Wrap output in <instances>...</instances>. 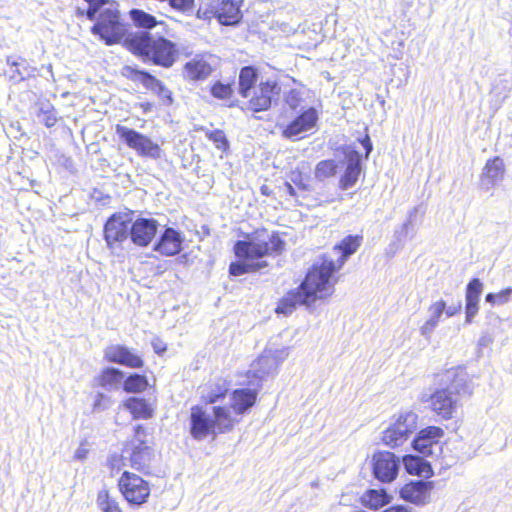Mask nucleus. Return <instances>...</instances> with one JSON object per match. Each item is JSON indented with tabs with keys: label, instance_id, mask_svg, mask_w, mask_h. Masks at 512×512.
Wrapping results in <instances>:
<instances>
[{
	"label": "nucleus",
	"instance_id": "16",
	"mask_svg": "<svg viewBox=\"0 0 512 512\" xmlns=\"http://www.w3.org/2000/svg\"><path fill=\"white\" fill-rule=\"evenodd\" d=\"M158 226L156 219L139 217L133 222L130 221L129 238L137 247H147L154 240Z\"/></svg>",
	"mask_w": 512,
	"mask_h": 512
},
{
	"label": "nucleus",
	"instance_id": "1",
	"mask_svg": "<svg viewBox=\"0 0 512 512\" xmlns=\"http://www.w3.org/2000/svg\"><path fill=\"white\" fill-rule=\"evenodd\" d=\"M270 368L271 357L258 356L251 368L243 373L250 384L256 381L257 387H241L232 390L229 395V404L212 406L211 416L201 405L192 406L190 412L191 436L196 440H202L209 435L216 436L234 430L243 416L257 404L261 382L270 373Z\"/></svg>",
	"mask_w": 512,
	"mask_h": 512
},
{
	"label": "nucleus",
	"instance_id": "38",
	"mask_svg": "<svg viewBox=\"0 0 512 512\" xmlns=\"http://www.w3.org/2000/svg\"><path fill=\"white\" fill-rule=\"evenodd\" d=\"M206 137L213 142L215 148L227 154L230 148L229 140L221 129L206 130Z\"/></svg>",
	"mask_w": 512,
	"mask_h": 512
},
{
	"label": "nucleus",
	"instance_id": "31",
	"mask_svg": "<svg viewBox=\"0 0 512 512\" xmlns=\"http://www.w3.org/2000/svg\"><path fill=\"white\" fill-rule=\"evenodd\" d=\"M391 496L384 489H369L366 490L360 497V503L370 509L379 510L385 505L389 504Z\"/></svg>",
	"mask_w": 512,
	"mask_h": 512
},
{
	"label": "nucleus",
	"instance_id": "21",
	"mask_svg": "<svg viewBox=\"0 0 512 512\" xmlns=\"http://www.w3.org/2000/svg\"><path fill=\"white\" fill-rule=\"evenodd\" d=\"M213 72L212 65L206 59L205 54H197L188 60L182 67L184 79L189 81H202L207 79Z\"/></svg>",
	"mask_w": 512,
	"mask_h": 512
},
{
	"label": "nucleus",
	"instance_id": "14",
	"mask_svg": "<svg viewBox=\"0 0 512 512\" xmlns=\"http://www.w3.org/2000/svg\"><path fill=\"white\" fill-rule=\"evenodd\" d=\"M126 76L134 81L141 83L146 89L153 91L165 106L173 104V95L169 88L154 75L145 70H139L133 67L126 68Z\"/></svg>",
	"mask_w": 512,
	"mask_h": 512
},
{
	"label": "nucleus",
	"instance_id": "7",
	"mask_svg": "<svg viewBox=\"0 0 512 512\" xmlns=\"http://www.w3.org/2000/svg\"><path fill=\"white\" fill-rule=\"evenodd\" d=\"M362 241V235H347L333 246V250L340 254L337 259H333L329 254H323L319 261L315 262L311 267L315 269L332 289H335V284L339 279L338 272L342 269L347 259L360 248Z\"/></svg>",
	"mask_w": 512,
	"mask_h": 512
},
{
	"label": "nucleus",
	"instance_id": "43",
	"mask_svg": "<svg viewBox=\"0 0 512 512\" xmlns=\"http://www.w3.org/2000/svg\"><path fill=\"white\" fill-rule=\"evenodd\" d=\"M169 5L180 12H188L193 9L195 0H167Z\"/></svg>",
	"mask_w": 512,
	"mask_h": 512
},
{
	"label": "nucleus",
	"instance_id": "15",
	"mask_svg": "<svg viewBox=\"0 0 512 512\" xmlns=\"http://www.w3.org/2000/svg\"><path fill=\"white\" fill-rule=\"evenodd\" d=\"M130 220L123 213L112 214L104 224L103 236L109 249H115L129 238Z\"/></svg>",
	"mask_w": 512,
	"mask_h": 512
},
{
	"label": "nucleus",
	"instance_id": "20",
	"mask_svg": "<svg viewBox=\"0 0 512 512\" xmlns=\"http://www.w3.org/2000/svg\"><path fill=\"white\" fill-rule=\"evenodd\" d=\"M433 487L434 483L432 481H411L400 489V497L410 503L424 505L428 502Z\"/></svg>",
	"mask_w": 512,
	"mask_h": 512
},
{
	"label": "nucleus",
	"instance_id": "26",
	"mask_svg": "<svg viewBox=\"0 0 512 512\" xmlns=\"http://www.w3.org/2000/svg\"><path fill=\"white\" fill-rule=\"evenodd\" d=\"M347 167L339 179V186L342 190H346L354 186L361 173V156L355 150L348 153Z\"/></svg>",
	"mask_w": 512,
	"mask_h": 512
},
{
	"label": "nucleus",
	"instance_id": "52",
	"mask_svg": "<svg viewBox=\"0 0 512 512\" xmlns=\"http://www.w3.org/2000/svg\"><path fill=\"white\" fill-rule=\"evenodd\" d=\"M260 192L263 196H271L273 194L272 189L268 185H262L260 187Z\"/></svg>",
	"mask_w": 512,
	"mask_h": 512
},
{
	"label": "nucleus",
	"instance_id": "12",
	"mask_svg": "<svg viewBox=\"0 0 512 512\" xmlns=\"http://www.w3.org/2000/svg\"><path fill=\"white\" fill-rule=\"evenodd\" d=\"M115 131L120 139L142 158L157 160L162 156V148L150 137L132 128L117 124Z\"/></svg>",
	"mask_w": 512,
	"mask_h": 512
},
{
	"label": "nucleus",
	"instance_id": "9",
	"mask_svg": "<svg viewBox=\"0 0 512 512\" xmlns=\"http://www.w3.org/2000/svg\"><path fill=\"white\" fill-rule=\"evenodd\" d=\"M124 450L128 453L129 466L132 469L142 474H150L155 454L146 426L137 424L133 427V437L126 442Z\"/></svg>",
	"mask_w": 512,
	"mask_h": 512
},
{
	"label": "nucleus",
	"instance_id": "51",
	"mask_svg": "<svg viewBox=\"0 0 512 512\" xmlns=\"http://www.w3.org/2000/svg\"><path fill=\"white\" fill-rule=\"evenodd\" d=\"M139 107L143 113H148L152 110L153 104L151 102L146 101V102L140 103Z\"/></svg>",
	"mask_w": 512,
	"mask_h": 512
},
{
	"label": "nucleus",
	"instance_id": "29",
	"mask_svg": "<svg viewBox=\"0 0 512 512\" xmlns=\"http://www.w3.org/2000/svg\"><path fill=\"white\" fill-rule=\"evenodd\" d=\"M124 379V373L115 367H105L94 378V386L106 390L116 389Z\"/></svg>",
	"mask_w": 512,
	"mask_h": 512
},
{
	"label": "nucleus",
	"instance_id": "19",
	"mask_svg": "<svg viewBox=\"0 0 512 512\" xmlns=\"http://www.w3.org/2000/svg\"><path fill=\"white\" fill-rule=\"evenodd\" d=\"M182 244L181 233L172 227H167L154 244L153 250L161 256L172 257L182 251Z\"/></svg>",
	"mask_w": 512,
	"mask_h": 512
},
{
	"label": "nucleus",
	"instance_id": "39",
	"mask_svg": "<svg viewBox=\"0 0 512 512\" xmlns=\"http://www.w3.org/2000/svg\"><path fill=\"white\" fill-rule=\"evenodd\" d=\"M408 440L407 437L398 429L390 426L383 431L382 441L387 446L391 448H395L397 446L402 445L404 442Z\"/></svg>",
	"mask_w": 512,
	"mask_h": 512
},
{
	"label": "nucleus",
	"instance_id": "32",
	"mask_svg": "<svg viewBox=\"0 0 512 512\" xmlns=\"http://www.w3.org/2000/svg\"><path fill=\"white\" fill-rule=\"evenodd\" d=\"M505 173V164L501 157L495 156L486 161L482 179L487 181L489 184L494 185L498 180H501Z\"/></svg>",
	"mask_w": 512,
	"mask_h": 512
},
{
	"label": "nucleus",
	"instance_id": "36",
	"mask_svg": "<svg viewBox=\"0 0 512 512\" xmlns=\"http://www.w3.org/2000/svg\"><path fill=\"white\" fill-rule=\"evenodd\" d=\"M129 16L134 25L140 28L152 29L158 24V21L153 15L140 9H131Z\"/></svg>",
	"mask_w": 512,
	"mask_h": 512
},
{
	"label": "nucleus",
	"instance_id": "45",
	"mask_svg": "<svg viewBox=\"0 0 512 512\" xmlns=\"http://www.w3.org/2000/svg\"><path fill=\"white\" fill-rule=\"evenodd\" d=\"M39 115L42 116V122L48 128L53 127L57 123V116L54 109L40 110Z\"/></svg>",
	"mask_w": 512,
	"mask_h": 512
},
{
	"label": "nucleus",
	"instance_id": "34",
	"mask_svg": "<svg viewBox=\"0 0 512 512\" xmlns=\"http://www.w3.org/2000/svg\"><path fill=\"white\" fill-rule=\"evenodd\" d=\"M96 504L101 512H125L120 502L108 489H101L96 496Z\"/></svg>",
	"mask_w": 512,
	"mask_h": 512
},
{
	"label": "nucleus",
	"instance_id": "10",
	"mask_svg": "<svg viewBox=\"0 0 512 512\" xmlns=\"http://www.w3.org/2000/svg\"><path fill=\"white\" fill-rule=\"evenodd\" d=\"M241 6L240 0H200L197 17L217 19L222 25H236L242 19Z\"/></svg>",
	"mask_w": 512,
	"mask_h": 512
},
{
	"label": "nucleus",
	"instance_id": "4",
	"mask_svg": "<svg viewBox=\"0 0 512 512\" xmlns=\"http://www.w3.org/2000/svg\"><path fill=\"white\" fill-rule=\"evenodd\" d=\"M125 47L143 61L166 69L171 68L180 57L177 43L161 35L154 37L147 31L128 36Z\"/></svg>",
	"mask_w": 512,
	"mask_h": 512
},
{
	"label": "nucleus",
	"instance_id": "11",
	"mask_svg": "<svg viewBox=\"0 0 512 512\" xmlns=\"http://www.w3.org/2000/svg\"><path fill=\"white\" fill-rule=\"evenodd\" d=\"M117 487L123 499L132 507L146 504L151 496L150 483L131 471L122 472Z\"/></svg>",
	"mask_w": 512,
	"mask_h": 512
},
{
	"label": "nucleus",
	"instance_id": "33",
	"mask_svg": "<svg viewBox=\"0 0 512 512\" xmlns=\"http://www.w3.org/2000/svg\"><path fill=\"white\" fill-rule=\"evenodd\" d=\"M148 388L149 380L144 374L132 373L123 380L122 389L127 394H141Z\"/></svg>",
	"mask_w": 512,
	"mask_h": 512
},
{
	"label": "nucleus",
	"instance_id": "50",
	"mask_svg": "<svg viewBox=\"0 0 512 512\" xmlns=\"http://www.w3.org/2000/svg\"><path fill=\"white\" fill-rule=\"evenodd\" d=\"M382 512H411V510L403 505H393Z\"/></svg>",
	"mask_w": 512,
	"mask_h": 512
},
{
	"label": "nucleus",
	"instance_id": "46",
	"mask_svg": "<svg viewBox=\"0 0 512 512\" xmlns=\"http://www.w3.org/2000/svg\"><path fill=\"white\" fill-rule=\"evenodd\" d=\"M109 403V398L104 393H97L92 404V409L94 411L104 410L107 408Z\"/></svg>",
	"mask_w": 512,
	"mask_h": 512
},
{
	"label": "nucleus",
	"instance_id": "3",
	"mask_svg": "<svg viewBox=\"0 0 512 512\" xmlns=\"http://www.w3.org/2000/svg\"><path fill=\"white\" fill-rule=\"evenodd\" d=\"M238 93L247 99L242 111L262 113L276 104L281 95V85L275 77L260 78L255 65H245L239 70Z\"/></svg>",
	"mask_w": 512,
	"mask_h": 512
},
{
	"label": "nucleus",
	"instance_id": "44",
	"mask_svg": "<svg viewBox=\"0 0 512 512\" xmlns=\"http://www.w3.org/2000/svg\"><path fill=\"white\" fill-rule=\"evenodd\" d=\"M285 102L293 109L297 108L302 102V96L298 89H291L285 97Z\"/></svg>",
	"mask_w": 512,
	"mask_h": 512
},
{
	"label": "nucleus",
	"instance_id": "41",
	"mask_svg": "<svg viewBox=\"0 0 512 512\" xmlns=\"http://www.w3.org/2000/svg\"><path fill=\"white\" fill-rule=\"evenodd\" d=\"M106 465L111 474L119 473L125 466V458L121 454L114 453L108 457Z\"/></svg>",
	"mask_w": 512,
	"mask_h": 512
},
{
	"label": "nucleus",
	"instance_id": "42",
	"mask_svg": "<svg viewBox=\"0 0 512 512\" xmlns=\"http://www.w3.org/2000/svg\"><path fill=\"white\" fill-rule=\"evenodd\" d=\"M89 7L86 11L88 19L93 20L98 10L102 9L103 6H108L113 0H85Z\"/></svg>",
	"mask_w": 512,
	"mask_h": 512
},
{
	"label": "nucleus",
	"instance_id": "37",
	"mask_svg": "<svg viewBox=\"0 0 512 512\" xmlns=\"http://www.w3.org/2000/svg\"><path fill=\"white\" fill-rule=\"evenodd\" d=\"M338 165L335 160L326 159L317 163L314 175L318 181H324L336 175Z\"/></svg>",
	"mask_w": 512,
	"mask_h": 512
},
{
	"label": "nucleus",
	"instance_id": "2",
	"mask_svg": "<svg viewBox=\"0 0 512 512\" xmlns=\"http://www.w3.org/2000/svg\"><path fill=\"white\" fill-rule=\"evenodd\" d=\"M284 246L285 242L278 232H269L266 228L255 229L246 240L235 242L233 252L238 261L230 263L229 274L241 276L265 268L267 262L261 259L282 253Z\"/></svg>",
	"mask_w": 512,
	"mask_h": 512
},
{
	"label": "nucleus",
	"instance_id": "47",
	"mask_svg": "<svg viewBox=\"0 0 512 512\" xmlns=\"http://www.w3.org/2000/svg\"><path fill=\"white\" fill-rule=\"evenodd\" d=\"M446 303L443 300H439L432 305H430L429 310L432 312V319L439 321L441 315L445 311Z\"/></svg>",
	"mask_w": 512,
	"mask_h": 512
},
{
	"label": "nucleus",
	"instance_id": "5",
	"mask_svg": "<svg viewBox=\"0 0 512 512\" xmlns=\"http://www.w3.org/2000/svg\"><path fill=\"white\" fill-rule=\"evenodd\" d=\"M334 291L335 289H332L315 269L310 267L301 284L296 289L289 290L279 299L275 313L289 315L298 306H311L318 300L328 299Z\"/></svg>",
	"mask_w": 512,
	"mask_h": 512
},
{
	"label": "nucleus",
	"instance_id": "35",
	"mask_svg": "<svg viewBox=\"0 0 512 512\" xmlns=\"http://www.w3.org/2000/svg\"><path fill=\"white\" fill-rule=\"evenodd\" d=\"M417 416L413 413H406L400 415L397 420L391 425L395 429H399L405 437L409 438L416 430Z\"/></svg>",
	"mask_w": 512,
	"mask_h": 512
},
{
	"label": "nucleus",
	"instance_id": "18",
	"mask_svg": "<svg viewBox=\"0 0 512 512\" xmlns=\"http://www.w3.org/2000/svg\"><path fill=\"white\" fill-rule=\"evenodd\" d=\"M373 473L381 482H392L398 474V462L395 455L388 451L376 452L373 456Z\"/></svg>",
	"mask_w": 512,
	"mask_h": 512
},
{
	"label": "nucleus",
	"instance_id": "6",
	"mask_svg": "<svg viewBox=\"0 0 512 512\" xmlns=\"http://www.w3.org/2000/svg\"><path fill=\"white\" fill-rule=\"evenodd\" d=\"M450 386L436 389L428 398L429 409L441 420L454 417L458 406V396L468 391L466 373L457 368L447 370Z\"/></svg>",
	"mask_w": 512,
	"mask_h": 512
},
{
	"label": "nucleus",
	"instance_id": "25",
	"mask_svg": "<svg viewBox=\"0 0 512 512\" xmlns=\"http://www.w3.org/2000/svg\"><path fill=\"white\" fill-rule=\"evenodd\" d=\"M483 290V283L479 278H472L465 291L466 322L470 323L479 310V297Z\"/></svg>",
	"mask_w": 512,
	"mask_h": 512
},
{
	"label": "nucleus",
	"instance_id": "8",
	"mask_svg": "<svg viewBox=\"0 0 512 512\" xmlns=\"http://www.w3.org/2000/svg\"><path fill=\"white\" fill-rule=\"evenodd\" d=\"M95 23L91 33L106 45L111 46L127 39L128 25L125 23L119 5L112 1L108 6L98 10L95 14Z\"/></svg>",
	"mask_w": 512,
	"mask_h": 512
},
{
	"label": "nucleus",
	"instance_id": "53",
	"mask_svg": "<svg viewBox=\"0 0 512 512\" xmlns=\"http://www.w3.org/2000/svg\"><path fill=\"white\" fill-rule=\"evenodd\" d=\"M454 314H455V311H447V312H446V315H447L448 317L453 316Z\"/></svg>",
	"mask_w": 512,
	"mask_h": 512
},
{
	"label": "nucleus",
	"instance_id": "28",
	"mask_svg": "<svg viewBox=\"0 0 512 512\" xmlns=\"http://www.w3.org/2000/svg\"><path fill=\"white\" fill-rule=\"evenodd\" d=\"M209 92L212 97L226 102L228 108H234L239 106V100L235 98L234 83L222 82L217 80L213 82L209 88Z\"/></svg>",
	"mask_w": 512,
	"mask_h": 512
},
{
	"label": "nucleus",
	"instance_id": "17",
	"mask_svg": "<svg viewBox=\"0 0 512 512\" xmlns=\"http://www.w3.org/2000/svg\"><path fill=\"white\" fill-rule=\"evenodd\" d=\"M104 358L109 363L120 364L131 369L144 367V360L140 355L120 344L107 346L104 350Z\"/></svg>",
	"mask_w": 512,
	"mask_h": 512
},
{
	"label": "nucleus",
	"instance_id": "30",
	"mask_svg": "<svg viewBox=\"0 0 512 512\" xmlns=\"http://www.w3.org/2000/svg\"><path fill=\"white\" fill-rule=\"evenodd\" d=\"M406 472L413 476L430 478L433 475V469L430 463L422 457L415 455H405L402 458Z\"/></svg>",
	"mask_w": 512,
	"mask_h": 512
},
{
	"label": "nucleus",
	"instance_id": "22",
	"mask_svg": "<svg viewBox=\"0 0 512 512\" xmlns=\"http://www.w3.org/2000/svg\"><path fill=\"white\" fill-rule=\"evenodd\" d=\"M444 435V431L437 426H427L421 429L413 440V448L419 453L428 456L432 454V448Z\"/></svg>",
	"mask_w": 512,
	"mask_h": 512
},
{
	"label": "nucleus",
	"instance_id": "49",
	"mask_svg": "<svg viewBox=\"0 0 512 512\" xmlns=\"http://www.w3.org/2000/svg\"><path fill=\"white\" fill-rule=\"evenodd\" d=\"M361 144L363 145V147L365 148V155L366 157H368V155L370 154V152L372 151V143H371V140H370V137L368 134H366L361 140H360Z\"/></svg>",
	"mask_w": 512,
	"mask_h": 512
},
{
	"label": "nucleus",
	"instance_id": "13",
	"mask_svg": "<svg viewBox=\"0 0 512 512\" xmlns=\"http://www.w3.org/2000/svg\"><path fill=\"white\" fill-rule=\"evenodd\" d=\"M318 120L319 114L316 108L308 107L283 127L281 135L289 140H298L302 134L313 130L317 126Z\"/></svg>",
	"mask_w": 512,
	"mask_h": 512
},
{
	"label": "nucleus",
	"instance_id": "40",
	"mask_svg": "<svg viewBox=\"0 0 512 512\" xmlns=\"http://www.w3.org/2000/svg\"><path fill=\"white\" fill-rule=\"evenodd\" d=\"M485 301L491 306H502L512 301V287L504 288L496 293H488Z\"/></svg>",
	"mask_w": 512,
	"mask_h": 512
},
{
	"label": "nucleus",
	"instance_id": "48",
	"mask_svg": "<svg viewBox=\"0 0 512 512\" xmlns=\"http://www.w3.org/2000/svg\"><path fill=\"white\" fill-rule=\"evenodd\" d=\"M438 321H436L435 319H428L421 327V332L422 334L424 335H427L429 334L433 329L434 327L437 325Z\"/></svg>",
	"mask_w": 512,
	"mask_h": 512
},
{
	"label": "nucleus",
	"instance_id": "24",
	"mask_svg": "<svg viewBox=\"0 0 512 512\" xmlns=\"http://www.w3.org/2000/svg\"><path fill=\"white\" fill-rule=\"evenodd\" d=\"M231 392V381L227 377L218 376L211 379L206 385V394L202 401L206 405H215L224 400Z\"/></svg>",
	"mask_w": 512,
	"mask_h": 512
},
{
	"label": "nucleus",
	"instance_id": "23",
	"mask_svg": "<svg viewBox=\"0 0 512 512\" xmlns=\"http://www.w3.org/2000/svg\"><path fill=\"white\" fill-rule=\"evenodd\" d=\"M120 407L126 410L133 420H149L155 410L144 397L130 396L121 401Z\"/></svg>",
	"mask_w": 512,
	"mask_h": 512
},
{
	"label": "nucleus",
	"instance_id": "27",
	"mask_svg": "<svg viewBox=\"0 0 512 512\" xmlns=\"http://www.w3.org/2000/svg\"><path fill=\"white\" fill-rule=\"evenodd\" d=\"M286 193L292 197H297V191L306 192L310 188V176L307 170L296 167L289 173V181L284 183Z\"/></svg>",
	"mask_w": 512,
	"mask_h": 512
}]
</instances>
